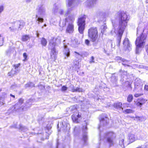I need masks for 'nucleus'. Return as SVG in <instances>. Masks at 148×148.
Here are the masks:
<instances>
[{
	"instance_id": "1",
	"label": "nucleus",
	"mask_w": 148,
	"mask_h": 148,
	"mask_svg": "<svg viewBox=\"0 0 148 148\" xmlns=\"http://www.w3.org/2000/svg\"><path fill=\"white\" fill-rule=\"evenodd\" d=\"M116 19H119V25L118 26L114 20H112L113 28L111 31V34L113 35H116L117 46L119 47L123 32L127 25L130 19V16L125 12L120 11L116 14L114 17Z\"/></svg>"
},
{
	"instance_id": "2",
	"label": "nucleus",
	"mask_w": 148,
	"mask_h": 148,
	"mask_svg": "<svg viewBox=\"0 0 148 148\" xmlns=\"http://www.w3.org/2000/svg\"><path fill=\"white\" fill-rule=\"evenodd\" d=\"M147 29H144L143 30V32L136 39L135 41V44L136 46V54H139L140 50V48L144 45L146 40L147 35L148 34L147 33L146 34L145 32H148Z\"/></svg>"
},
{
	"instance_id": "3",
	"label": "nucleus",
	"mask_w": 148,
	"mask_h": 148,
	"mask_svg": "<svg viewBox=\"0 0 148 148\" xmlns=\"http://www.w3.org/2000/svg\"><path fill=\"white\" fill-rule=\"evenodd\" d=\"M23 101V99L21 98L19 99L18 102L15 105L14 108L16 110H18L20 111L25 110L27 108L31 106L33 102V99H30L27 100L25 103L22 105Z\"/></svg>"
},
{
	"instance_id": "4",
	"label": "nucleus",
	"mask_w": 148,
	"mask_h": 148,
	"mask_svg": "<svg viewBox=\"0 0 148 148\" xmlns=\"http://www.w3.org/2000/svg\"><path fill=\"white\" fill-rule=\"evenodd\" d=\"M23 101V99L21 98L19 99L18 102L15 105L14 108L16 110H18L20 111L25 110L27 108L31 106L33 102V99H30L27 100L25 103L22 105Z\"/></svg>"
},
{
	"instance_id": "5",
	"label": "nucleus",
	"mask_w": 148,
	"mask_h": 148,
	"mask_svg": "<svg viewBox=\"0 0 148 148\" xmlns=\"http://www.w3.org/2000/svg\"><path fill=\"white\" fill-rule=\"evenodd\" d=\"M71 11L67 16L65 15V16H68L66 18V21L69 22L66 29V32L69 34L73 33L74 30L73 22L75 19V16L73 14H70Z\"/></svg>"
},
{
	"instance_id": "6",
	"label": "nucleus",
	"mask_w": 148,
	"mask_h": 148,
	"mask_svg": "<svg viewBox=\"0 0 148 148\" xmlns=\"http://www.w3.org/2000/svg\"><path fill=\"white\" fill-rule=\"evenodd\" d=\"M87 18L86 16L83 15L78 18L77 22V25L78 26V31L79 33L83 34L86 25L85 21Z\"/></svg>"
},
{
	"instance_id": "7",
	"label": "nucleus",
	"mask_w": 148,
	"mask_h": 148,
	"mask_svg": "<svg viewBox=\"0 0 148 148\" xmlns=\"http://www.w3.org/2000/svg\"><path fill=\"white\" fill-rule=\"evenodd\" d=\"M98 32L97 29L96 27H91L88 31V37L90 38L91 40L94 42L96 41L98 37Z\"/></svg>"
},
{
	"instance_id": "8",
	"label": "nucleus",
	"mask_w": 148,
	"mask_h": 148,
	"mask_svg": "<svg viewBox=\"0 0 148 148\" xmlns=\"http://www.w3.org/2000/svg\"><path fill=\"white\" fill-rule=\"evenodd\" d=\"M115 134L112 132H108L106 133L103 140L106 141L109 144L110 146L114 144L113 139L115 138Z\"/></svg>"
},
{
	"instance_id": "9",
	"label": "nucleus",
	"mask_w": 148,
	"mask_h": 148,
	"mask_svg": "<svg viewBox=\"0 0 148 148\" xmlns=\"http://www.w3.org/2000/svg\"><path fill=\"white\" fill-rule=\"evenodd\" d=\"M78 0H66V5L67 10L65 12V15L67 16L70 13L75 7V3Z\"/></svg>"
},
{
	"instance_id": "10",
	"label": "nucleus",
	"mask_w": 148,
	"mask_h": 148,
	"mask_svg": "<svg viewBox=\"0 0 148 148\" xmlns=\"http://www.w3.org/2000/svg\"><path fill=\"white\" fill-rule=\"evenodd\" d=\"M55 44L53 43V41L49 42L48 46V49L51 50L50 55L51 58L52 59H55L56 58L58 52L56 51L55 48Z\"/></svg>"
},
{
	"instance_id": "11",
	"label": "nucleus",
	"mask_w": 148,
	"mask_h": 148,
	"mask_svg": "<svg viewBox=\"0 0 148 148\" xmlns=\"http://www.w3.org/2000/svg\"><path fill=\"white\" fill-rule=\"evenodd\" d=\"M36 10L37 12L36 14H38L42 17L45 15L46 8L43 3H41L38 5L36 8Z\"/></svg>"
},
{
	"instance_id": "12",
	"label": "nucleus",
	"mask_w": 148,
	"mask_h": 148,
	"mask_svg": "<svg viewBox=\"0 0 148 148\" xmlns=\"http://www.w3.org/2000/svg\"><path fill=\"white\" fill-rule=\"evenodd\" d=\"M143 85L140 79H136L135 80L134 90H137L138 91L140 92L143 88Z\"/></svg>"
},
{
	"instance_id": "13",
	"label": "nucleus",
	"mask_w": 148,
	"mask_h": 148,
	"mask_svg": "<svg viewBox=\"0 0 148 148\" xmlns=\"http://www.w3.org/2000/svg\"><path fill=\"white\" fill-rule=\"evenodd\" d=\"M100 124L98 127V129L99 130H101V128H102L103 127H104L107 125L108 123L109 119L107 117L102 118L100 120Z\"/></svg>"
},
{
	"instance_id": "14",
	"label": "nucleus",
	"mask_w": 148,
	"mask_h": 148,
	"mask_svg": "<svg viewBox=\"0 0 148 148\" xmlns=\"http://www.w3.org/2000/svg\"><path fill=\"white\" fill-rule=\"evenodd\" d=\"M87 123L85 122L84 125L83 126L82 128L83 132L82 140L84 141V144H86L87 140V132H86L87 130Z\"/></svg>"
},
{
	"instance_id": "15",
	"label": "nucleus",
	"mask_w": 148,
	"mask_h": 148,
	"mask_svg": "<svg viewBox=\"0 0 148 148\" xmlns=\"http://www.w3.org/2000/svg\"><path fill=\"white\" fill-rule=\"evenodd\" d=\"M115 60L119 62H122V64L125 66H130V65L128 64H129L130 61L124 58H122L119 56H117L115 58Z\"/></svg>"
},
{
	"instance_id": "16",
	"label": "nucleus",
	"mask_w": 148,
	"mask_h": 148,
	"mask_svg": "<svg viewBox=\"0 0 148 148\" xmlns=\"http://www.w3.org/2000/svg\"><path fill=\"white\" fill-rule=\"evenodd\" d=\"M123 44L125 49L126 50H128L130 51L131 49V45L130 44V42L128 38H125L123 41Z\"/></svg>"
},
{
	"instance_id": "17",
	"label": "nucleus",
	"mask_w": 148,
	"mask_h": 148,
	"mask_svg": "<svg viewBox=\"0 0 148 148\" xmlns=\"http://www.w3.org/2000/svg\"><path fill=\"white\" fill-rule=\"evenodd\" d=\"M97 0H87L85 2V5L89 7H92L96 4Z\"/></svg>"
},
{
	"instance_id": "18",
	"label": "nucleus",
	"mask_w": 148,
	"mask_h": 148,
	"mask_svg": "<svg viewBox=\"0 0 148 148\" xmlns=\"http://www.w3.org/2000/svg\"><path fill=\"white\" fill-rule=\"evenodd\" d=\"M81 117V115L79 113L73 114L72 116V118L73 121L76 123L78 122V119Z\"/></svg>"
},
{
	"instance_id": "19",
	"label": "nucleus",
	"mask_w": 148,
	"mask_h": 148,
	"mask_svg": "<svg viewBox=\"0 0 148 148\" xmlns=\"http://www.w3.org/2000/svg\"><path fill=\"white\" fill-rule=\"evenodd\" d=\"M122 103L119 102L114 103L113 106L116 109L123 111V108L122 107Z\"/></svg>"
},
{
	"instance_id": "20",
	"label": "nucleus",
	"mask_w": 148,
	"mask_h": 148,
	"mask_svg": "<svg viewBox=\"0 0 148 148\" xmlns=\"http://www.w3.org/2000/svg\"><path fill=\"white\" fill-rule=\"evenodd\" d=\"M51 41H53V43H55L56 46L57 44L60 43L61 41V39L60 37H58L56 38H52L50 40L49 42H50Z\"/></svg>"
},
{
	"instance_id": "21",
	"label": "nucleus",
	"mask_w": 148,
	"mask_h": 148,
	"mask_svg": "<svg viewBox=\"0 0 148 148\" xmlns=\"http://www.w3.org/2000/svg\"><path fill=\"white\" fill-rule=\"evenodd\" d=\"M63 53L67 57H68L70 55V51L66 45H64Z\"/></svg>"
},
{
	"instance_id": "22",
	"label": "nucleus",
	"mask_w": 148,
	"mask_h": 148,
	"mask_svg": "<svg viewBox=\"0 0 148 148\" xmlns=\"http://www.w3.org/2000/svg\"><path fill=\"white\" fill-rule=\"evenodd\" d=\"M17 24L19 25L18 28V30H21L24 27L25 25V22L22 20L19 21L17 22Z\"/></svg>"
},
{
	"instance_id": "23",
	"label": "nucleus",
	"mask_w": 148,
	"mask_h": 148,
	"mask_svg": "<svg viewBox=\"0 0 148 148\" xmlns=\"http://www.w3.org/2000/svg\"><path fill=\"white\" fill-rule=\"evenodd\" d=\"M60 6L59 5H56V4L53 6L52 10V12L54 14H57L59 12Z\"/></svg>"
},
{
	"instance_id": "24",
	"label": "nucleus",
	"mask_w": 148,
	"mask_h": 148,
	"mask_svg": "<svg viewBox=\"0 0 148 148\" xmlns=\"http://www.w3.org/2000/svg\"><path fill=\"white\" fill-rule=\"evenodd\" d=\"M39 16H40L38 14H36V21L38 25L40 24V23H42L44 21L43 18Z\"/></svg>"
},
{
	"instance_id": "25",
	"label": "nucleus",
	"mask_w": 148,
	"mask_h": 148,
	"mask_svg": "<svg viewBox=\"0 0 148 148\" xmlns=\"http://www.w3.org/2000/svg\"><path fill=\"white\" fill-rule=\"evenodd\" d=\"M129 141L131 143L134 141L136 139L135 135L133 134H130L129 135Z\"/></svg>"
},
{
	"instance_id": "26",
	"label": "nucleus",
	"mask_w": 148,
	"mask_h": 148,
	"mask_svg": "<svg viewBox=\"0 0 148 148\" xmlns=\"http://www.w3.org/2000/svg\"><path fill=\"white\" fill-rule=\"evenodd\" d=\"M97 16L98 18H103L104 16V14L101 11L98 10L96 12Z\"/></svg>"
},
{
	"instance_id": "27",
	"label": "nucleus",
	"mask_w": 148,
	"mask_h": 148,
	"mask_svg": "<svg viewBox=\"0 0 148 148\" xmlns=\"http://www.w3.org/2000/svg\"><path fill=\"white\" fill-rule=\"evenodd\" d=\"M18 70H15L12 69L10 72L8 73V75L9 76L12 77L14 75L17 73Z\"/></svg>"
},
{
	"instance_id": "28",
	"label": "nucleus",
	"mask_w": 148,
	"mask_h": 148,
	"mask_svg": "<svg viewBox=\"0 0 148 148\" xmlns=\"http://www.w3.org/2000/svg\"><path fill=\"white\" fill-rule=\"evenodd\" d=\"M124 139L123 138L122 139L120 140L119 143V148H124Z\"/></svg>"
},
{
	"instance_id": "29",
	"label": "nucleus",
	"mask_w": 148,
	"mask_h": 148,
	"mask_svg": "<svg viewBox=\"0 0 148 148\" xmlns=\"http://www.w3.org/2000/svg\"><path fill=\"white\" fill-rule=\"evenodd\" d=\"M19 129L21 130V131H23L24 132H26L28 130V129L25 126H23L21 125H20Z\"/></svg>"
},
{
	"instance_id": "30",
	"label": "nucleus",
	"mask_w": 148,
	"mask_h": 148,
	"mask_svg": "<svg viewBox=\"0 0 148 148\" xmlns=\"http://www.w3.org/2000/svg\"><path fill=\"white\" fill-rule=\"evenodd\" d=\"M41 44L44 46H45L47 44V41L44 38H42L41 40Z\"/></svg>"
},
{
	"instance_id": "31",
	"label": "nucleus",
	"mask_w": 148,
	"mask_h": 148,
	"mask_svg": "<svg viewBox=\"0 0 148 148\" xmlns=\"http://www.w3.org/2000/svg\"><path fill=\"white\" fill-rule=\"evenodd\" d=\"M107 28V27L106 25L105 24H103V25H102L101 27V32L102 33H104Z\"/></svg>"
},
{
	"instance_id": "32",
	"label": "nucleus",
	"mask_w": 148,
	"mask_h": 148,
	"mask_svg": "<svg viewBox=\"0 0 148 148\" xmlns=\"http://www.w3.org/2000/svg\"><path fill=\"white\" fill-rule=\"evenodd\" d=\"M71 111L72 112H75L77 110V105L71 106L70 108Z\"/></svg>"
},
{
	"instance_id": "33",
	"label": "nucleus",
	"mask_w": 148,
	"mask_h": 148,
	"mask_svg": "<svg viewBox=\"0 0 148 148\" xmlns=\"http://www.w3.org/2000/svg\"><path fill=\"white\" fill-rule=\"evenodd\" d=\"M82 89L81 88H79L78 87L75 88H73V92H82Z\"/></svg>"
},
{
	"instance_id": "34",
	"label": "nucleus",
	"mask_w": 148,
	"mask_h": 148,
	"mask_svg": "<svg viewBox=\"0 0 148 148\" xmlns=\"http://www.w3.org/2000/svg\"><path fill=\"white\" fill-rule=\"evenodd\" d=\"M29 39V37L27 35L23 36L22 37V40L23 41H26Z\"/></svg>"
},
{
	"instance_id": "35",
	"label": "nucleus",
	"mask_w": 148,
	"mask_h": 148,
	"mask_svg": "<svg viewBox=\"0 0 148 148\" xmlns=\"http://www.w3.org/2000/svg\"><path fill=\"white\" fill-rule=\"evenodd\" d=\"M123 112L124 113L125 112L126 113L128 114V113H132L134 112V111L131 109H127L123 111Z\"/></svg>"
},
{
	"instance_id": "36",
	"label": "nucleus",
	"mask_w": 148,
	"mask_h": 148,
	"mask_svg": "<svg viewBox=\"0 0 148 148\" xmlns=\"http://www.w3.org/2000/svg\"><path fill=\"white\" fill-rule=\"evenodd\" d=\"M133 99V96L132 95H129L127 97V101L129 102H131Z\"/></svg>"
},
{
	"instance_id": "37",
	"label": "nucleus",
	"mask_w": 148,
	"mask_h": 148,
	"mask_svg": "<svg viewBox=\"0 0 148 148\" xmlns=\"http://www.w3.org/2000/svg\"><path fill=\"white\" fill-rule=\"evenodd\" d=\"M2 37V36L0 34V46H1L3 45L4 37Z\"/></svg>"
},
{
	"instance_id": "38",
	"label": "nucleus",
	"mask_w": 148,
	"mask_h": 148,
	"mask_svg": "<svg viewBox=\"0 0 148 148\" xmlns=\"http://www.w3.org/2000/svg\"><path fill=\"white\" fill-rule=\"evenodd\" d=\"M71 41L74 45H77L79 43L77 39L75 38H73Z\"/></svg>"
},
{
	"instance_id": "39",
	"label": "nucleus",
	"mask_w": 148,
	"mask_h": 148,
	"mask_svg": "<svg viewBox=\"0 0 148 148\" xmlns=\"http://www.w3.org/2000/svg\"><path fill=\"white\" fill-rule=\"evenodd\" d=\"M68 22H66V20H65V21H63L61 23V22L60 23V27H63L65 26L66 25V23ZM69 23V22H68Z\"/></svg>"
},
{
	"instance_id": "40",
	"label": "nucleus",
	"mask_w": 148,
	"mask_h": 148,
	"mask_svg": "<svg viewBox=\"0 0 148 148\" xmlns=\"http://www.w3.org/2000/svg\"><path fill=\"white\" fill-rule=\"evenodd\" d=\"M5 99V97H0V105H2L4 103V100Z\"/></svg>"
},
{
	"instance_id": "41",
	"label": "nucleus",
	"mask_w": 148,
	"mask_h": 148,
	"mask_svg": "<svg viewBox=\"0 0 148 148\" xmlns=\"http://www.w3.org/2000/svg\"><path fill=\"white\" fill-rule=\"evenodd\" d=\"M136 103L137 106L140 107L143 104V103H142L139 100L137 101Z\"/></svg>"
},
{
	"instance_id": "42",
	"label": "nucleus",
	"mask_w": 148,
	"mask_h": 148,
	"mask_svg": "<svg viewBox=\"0 0 148 148\" xmlns=\"http://www.w3.org/2000/svg\"><path fill=\"white\" fill-rule=\"evenodd\" d=\"M74 66H76L75 67V68L76 69H79V68L80 67V66H79V62L77 61V62H76V63H74Z\"/></svg>"
},
{
	"instance_id": "43",
	"label": "nucleus",
	"mask_w": 148,
	"mask_h": 148,
	"mask_svg": "<svg viewBox=\"0 0 148 148\" xmlns=\"http://www.w3.org/2000/svg\"><path fill=\"white\" fill-rule=\"evenodd\" d=\"M38 86L40 90H43L45 88V87L44 86L40 84L38 85Z\"/></svg>"
},
{
	"instance_id": "44",
	"label": "nucleus",
	"mask_w": 148,
	"mask_h": 148,
	"mask_svg": "<svg viewBox=\"0 0 148 148\" xmlns=\"http://www.w3.org/2000/svg\"><path fill=\"white\" fill-rule=\"evenodd\" d=\"M67 87L66 86H63L61 88V90L62 91H65L67 90Z\"/></svg>"
},
{
	"instance_id": "45",
	"label": "nucleus",
	"mask_w": 148,
	"mask_h": 148,
	"mask_svg": "<svg viewBox=\"0 0 148 148\" xmlns=\"http://www.w3.org/2000/svg\"><path fill=\"white\" fill-rule=\"evenodd\" d=\"M23 56L24 58L23 61H25L26 60H27V56L26 53H24L23 54Z\"/></svg>"
},
{
	"instance_id": "46",
	"label": "nucleus",
	"mask_w": 148,
	"mask_h": 148,
	"mask_svg": "<svg viewBox=\"0 0 148 148\" xmlns=\"http://www.w3.org/2000/svg\"><path fill=\"white\" fill-rule=\"evenodd\" d=\"M63 12L64 10L62 9H61L60 7L59 11L58 13L60 14L61 15L63 14Z\"/></svg>"
},
{
	"instance_id": "47",
	"label": "nucleus",
	"mask_w": 148,
	"mask_h": 148,
	"mask_svg": "<svg viewBox=\"0 0 148 148\" xmlns=\"http://www.w3.org/2000/svg\"><path fill=\"white\" fill-rule=\"evenodd\" d=\"M124 107H130V104L128 103H123Z\"/></svg>"
},
{
	"instance_id": "48",
	"label": "nucleus",
	"mask_w": 148,
	"mask_h": 148,
	"mask_svg": "<svg viewBox=\"0 0 148 148\" xmlns=\"http://www.w3.org/2000/svg\"><path fill=\"white\" fill-rule=\"evenodd\" d=\"M143 95L142 93H136L134 95V96L135 97H137L139 96H141V95Z\"/></svg>"
},
{
	"instance_id": "49",
	"label": "nucleus",
	"mask_w": 148,
	"mask_h": 148,
	"mask_svg": "<svg viewBox=\"0 0 148 148\" xmlns=\"http://www.w3.org/2000/svg\"><path fill=\"white\" fill-rule=\"evenodd\" d=\"M9 29H10V30L11 31L13 32L15 31L16 29V28L14 27L13 26L12 27H10Z\"/></svg>"
},
{
	"instance_id": "50",
	"label": "nucleus",
	"mask_w": 148,
	"mask_h": 148,
	"mask_svg": "<svg viewBox=\"0 0 148 148\" xmlns=\"http://www.w3.org/2000/svg\"><path fill=\"white\" fill-rule=\"evenodd\" d=\"M20 64H15L14 65V67H15V70H18L17 69L18 67L20 66Z\"/></svg>"
},
{
	"instance_id": "51",
	"label": "nucleus",
	"mask_w": 148,
	"mask_h": 148,
	"mask_svg": "<svg viewBox=\"0 0 148 148\" xmlns=\"http://www.w3.org/2000/svg\"><path fill=\"white\" fill-rule=\"evenodd\" d=\"M4 10V7L3 5L0 6V13H1Z\"/></svg>"
},
{
	"instance_id": "52",
	"label": "nucleus",
	"mask_w": 148,
	"mask_h": 148,
	"mask_svg": "<svg viewBox=\"0 0 148 148\" xmlns=\"http://www.w3.org/2000/svg\"><path fill=\"white\" fill-rule=\"evenodd\" d=\"M85 43L87 45H89V44L90 43V41L88 39H86L85 40Z\"/></svg>"
},
{
	"instance_id": "53",
	"label": "nucleus",
	"mask_w": 148,
	"mask_h": 148,
	"mask_svg": "<svg viewBox=\"0 0 148 148\" xmlns=\"http://www.w3.org/2000/svg\"><path fill=\"white\" fill-rule=\"evenodd\" d=\"M126 84H128V86L130 88L132 89V87H131V84H130V83L129 82H125Z\"/></svg>"
},
{
	"instance_id": "54",
	"label": "nucleus",
	"mask_w": 148,
	"mask_h": 148,
	"mask_svg": "<svg viewBox=\"0 0 148 148\" xmlns=\"http://www.w3.org/2000/svg\"><path fill=\"white\" fill-rule=\"evenodd\" d=\"M25 87L26 88H27L28 87H30L29 83V82L26 84L25 85Z\"/></svg>"
},
{
	"instance_id": "55",
	"label": "nucleus",
	"mask_w": 148,
	"mask_h": 148,
	"mask_svg": "<svg viewBox=\"0 0 148 148\" xmlns=\"http://www.w3.org/2000/svg\"><path fill=\"white\" fill-rule=\"evenodd\" d=\"M29 83L30 87H32L34 86V84L32 82H29Z\"/></svg>"
},
{
	"instance_id": "56",
	"label": "nucleus",
	"mask_w": 148,
	"mask_h": 148,
	"mask_svg": "<svg viewBox=\"0 0 148 148\" xmlns=\"http://www.w3.org/2000/svg\"><path fill=\"white\" fill-rule=\"evenodd\" d=\"M94 59V58L93 56H92L91 57V60L90 61V63L94 62V61L93 60Z\"/></svg>"
},
{
	"instance_id": "57",
	"label": "nucleus",
	"mask_w": 148,
	"mask_h": 148,
	"mask_svg": "<svg viewBox=\"0 0 148 148\" xmlns=\"http://www.w3.org/2000/svg\"><path fill=\"white\" fill-rule=\"evenodd\" d=\"M144 89L145 90L148 91V85H145L144 87Z\"/></svg>"
},
{
	"instance_id": "58",
	"label": "nucleus",
	"mask_w": 148,
	"mask_h": 148,
	"mask_svg": "<svg viewBox=\"0 0 148 148\" xmlns=\"http://www.w3.org/2000/svg\"><path fill=\"white\" fill-rule=\"evenodd\" d=\"M146 50L148 55V45L146 46Z\"/></svg>"
},
{
	"instance_id": "59",
	"label": "nucleus",
	"mask_w": 148,
	"mask_h": 148,
	"mask_svg": "<svg viewBox=\"0 0 148 148\" xmlns=\"http://www.w3.org/2000/svg\"><path fill=\"white\" fill-rule=\"evenodd\" d=\"M70 88L71 89V90L72 91H73V88H74L75 87H74V86L72 85H71L70 86Z\"/></svg>"
},
{
	"instance_id": "60",
	"label": "nucleus",
	"mask_w": 148,
	"mask_h": 148,
	"mask_svg": "<svg viewBox=\"0 0 148 148\" xmlns=\"http://www.w3.org/2000/svg\"><path fill=\"white\" fill-rule=\"evenodd\" d=\"M137 34H138L139 31L140 30V28L139 27H138L137 28Z\"/></svg>"
},
{
	"instance_id": "61",
	"label": "nucleus",
	"mask_w": 148,
	"mask_h": 148,
	"mask_svg": "<svg viewBox=\"0 0 148 148\" xmlns=\"http://www.w3.org/2000/svg\"><path fill=\"white\" fill-rule=\"evenodd\" d=\"M32 0H25V1L26 2L29 3Z\"/></svg>"
},
{
	"instance_id": "62",
	"label": "nucleus",
	"mask_w": 148,
	"mask_h": 148,
	"mask_svg": "<svg viewBox=\"0 0 148 148\" xmlns=\"http://www.w3.org/2000/svg\"><path fill=\"white\" fill-rule=\"evenodd\" d=\"M10 96L13 97L14 98H15V96L14 95H12V94H10Z\"/></svg>"
},
{
	"instance_id": "63",
	"label": "nucleus",
	"mask_w": 148,
	"mask_h": 148,
	"mask_svg": "<svg viewBox=\"0 0 148 148\" xmlns=\"http://www.w3.org/2000/svg\"><path fill=\"white\" fill-rule=\"evenodd\" d=\"M46 26H47V25L46 24H44V25H43V26H42V29H43V27H46Z\"/></svg>"
},
{
	"instance_id": "64",
	"label": "nucleus",
	"mask_w": 148,
	"mask_h": 148,
	"mask_svg": "<svg viewBox=\"0 0 148 148\" xmlns=\"http://www.w3.org/2000/svg\"><path fill=\"white\" fill-rule=\"evenodd\" d=\"M103 52L106 53V51L105 50V49H104Z\"/></svg>"
}]
</instances>
